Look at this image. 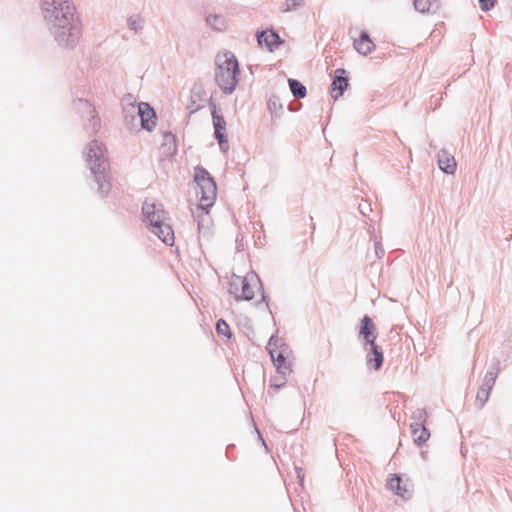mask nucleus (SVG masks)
I'll use <instances>...</instances> for the list:
<instances>
[{
    "instance_id": "nucleus-1",
    "label": "nucleus",
    "mask_w": 512,
    "mask_h": 512,
    "mask_svg": "<svg viewBox=\"0 0 512 512\" xmlns=\"http://www.w3.org/2000/svg\"><path fill=\"white\" fill-rule=\"evenodd\" d=\"M40 10L47 29L61 47H74L79 42L82 26L72 0H40Z\"/></svg>"
},
{
    "instance_id": "nucleus-2",
    "label": "nucleus",
    "mask_w": 512,
    "mask_h": 512,
    "mask_svg": "<svg viewBox=\"0 0 512 512\" xmlns=\"http://www.w3.org/2000/svg\"><path fill=\"white\" fill-rule=\"evenodd\" d=\"M194 180L199 188L197 195H199L200 203L196 212L198 229L206 231L209 230L211 224L208 208L212 207L216 200L217 186L210 173L202 167L195 168Z\"/></svg>"
},
{
    "instance_id": "nucleus-3",
    "label": "nucleus",
    "mask_w": 512,
    "mask_h": 512,
    "mask_svg": "<svg viewBox=\"0 0 512 512\" xmlns=\"http://www.w3.org/2000/svg\"><path fill=\"white\" fill-rule=\"evenodd\" d=\"M215 81L220 90L230 95L240 80L239 62L236 56L228 50L220 52L215 57Z\"/></svg>"
},
{
    "instance_id": "nucleus-4",
    "label": "nucleus",
    "mask_w": 512,
    "mask_h": 512,
    "mask_svg": "<svg viewBox=\"0 0 512 512\" xmlns=\"http://www.w3.org/2000/svg\"><path fill=\"white\" fill-rule=\"evenodd\" d=\"M145 222L150 231L167 245L174 243V231L170 225L166 211L161 204L145 201L142 207Z\"/></svg>"
},
{
    "instance_id": "nucleus-5",
    "label": "nucleus",
    "mask_w": 512,
    "mask_h": 512,
    "mask_svg": "<svg viewBox=\"0 0 512 512\" xmlns=\"http://www.w3.org/2000/svg\"><path fill=\"white\" fill-rule=\"evenodd\" d=\"M87 163L95 181L98 184V192L101 196L107 195L110 190V184L107 181L106 171L109 167V162L105 155V149L102 143L94 140L91 141L87 152Z\"/></svg>"
},
{
    "instance_id": "nucleus-6",
    "label": "nucleus",
    "mask_w": 512,
    "mask_h": 512,
    "mask_svg": "<svg viewBox=\"0 0 512 512\" xmlns=\"http://www.w3.org/2000/svg\"><path fill=\"white\" fill-rule=\"evenodd\" d=\"M261 288V282L257 274L251 272L246 276H237L232 275L228 292L232 295L235 300H246L249 301L253 299L255 289Z\"/></svg>"
},
{
    "instance_id": "nucleus-7",
    "label": "nucleus",
    "mask_w": 512,
    "mask_h": 512,
    "mask_svg": "<svg viewBox=\"0 0 512 512\" xmlns=\"http://www.w3.org/2000/svg\"><path fill=\"white\" fill-rule=\"evenodd\" d=\"M499 373L500 361L497 358H493L476 394V405L479 408H482L488 401L490 392L498 378Z\"/></svg>"
},
{
    "instance_id": "nucleus-8",
    "label": "nucleus",
    "mask_w": 512,
    "mask_h": 512,
    "mask_svg": "<svg viewBox=\"0 0 512 512\" xmlns=\"http://www.w3.org/2000/svg\"><path fill=\"white\" fill-rule=\"evenodd\" d=\"M123 116L129 129L136 126L139 115V103L136 104L135 98L128 94L123 98Z\"/></svg>"
},
{
    "instance_id": "nucleus-9",
    "label": "nucleus",
    "mask_w": 512,
    "mask_h": 512,
    "mask_svg": "<svg viewBox=\"0 0 512 512\" xmlns=\"http://www.w3.org/2000/svg\"><path fill=\"white\" fill-rule=\"evenodd\" d=\"M278 341V338L272 336L268 342L267 349L269 350L270 356L273 360L275 367L277 368V371L283 376H285L288 372H290V367L286 364L284 351L277 350Z\"/></svg>"
},
{
    "instance_id": "nucleus-10",
    "label": "nucleus",
    "mask_w": 512,
    "mask_h": 512,
    "mask_svg": "<svg viewBox=\"0 0 512 512\" xmlns=\"http://www.w3.org/2000/svg\"><path fill=\"white\" fill-rule=\"evenodd\" d=\"M141 127L147 131H152L156 126V113L154 109L146 102L139 103V115Z\"/></svg>"
},
{
    "instance_id": "nucleus-11",
    "label": "nucleus",
    "mask_w": 512,
    "mask_h": 512,
    "mask_svg": "<svg viewBox=\"0 0 512 512\" xmlns=\"http://www.w3.org/2000/svg\"><path fill=\"white\" fill-rule=\"evenodd\" d=\"M213 125L215 129V137L218 140L221 151L227 152L229 149L227 138L224 134L226 122L222 115H218L214 110L212 113Z\"/></svg>"
},
{
    "instance_id": "nucleus-12",
    "label": "nucleus",
    "mask_w": 512,
    "mask_h": 512,
    "mask_svg": "<svg viewBox=\"0 0 512 512\" xmlns=\"http://www.w3.org/2000/svg\"><path fill=\"white\" fill-rule=\"evenodd\" d=\"M359 336L364 342V346L373 345L377 338V329L372 319L365 315L361 322Z\"/></svg>"
},
{
    "instance_id": "nucleus-13",
    "label": "nucleus",
    "mask_w": 512,
    "mask_h": 512,
    "mask_svg": "<svg viewBox=\"0 0 512 512\" xmlns=\"http://www.w3.org/2000/svg\"><path fill=\"white\" fill-rule=\"evenodd\" d=\"M348 86V78L346 76V71L342 68L335 70V77L332 82V97L337 100L344 93L345 89Z\"/></svg>"
},
{
    "instance_id": "nucleus-14",
    "label": "nucleus",
    "mask_w": 512,
    "mask_h": 512,
    "mask_svg": "<svg viewBox=\"0 0 512 512\" xmlns=\"http://www.w3.org/2000/svg\"><path fill=\"white\" fill-rule=\"evenodd\" d=\"M387 487L404 499H409L412 496L410 485L408 483L403 484L402 479L397 475H393L388 479Z\"/></svg>"
},
{
    "instance_id": "nucleus-15",
    "label": "nucleus",
    "mask_w": 512,
    "mask_h": 512,
    "mask_svg": "<svg viewBox=\"0 0 512 512\" xmlns=\"http://www.w3.org/2000/svg\"><path fill=\"white\" fill-rule=\"evenodd\" d=\"M257 41L260 46L265 45L268 51H273L282 44L279 35L272 30L262 31L258 33Z\"/></svg>"
},
{
    "instance_id": "nucleus-16",
    "label": "nucleus",
    "mask_w": 512,
    "mask_h": 512,
    "mask_svg": "<svg viewBox=\"0 0 512 512\" xmlns=\"http://www.w3.org/2000/svg\"><path fill=\"white\" fill-rule=\"evenodd\" d=\"M367 353V366L370 369L379 370L382 366L384 357L382 349L375 343L373 345L365 346Z\"/></svg>"
},
{
    "instance_id": "nucleus-17",
    "label": "nucleus",
    "mask_w": 512,
    "mask_h": 512,
    "mask_svg": "<svg viewBox=\"0 0 512 512\" xmlns=\"http://www.w3.org/2000/svg\"><path fill=\"white\" fill-rule=\"evenodd\" d=\"M438 166L446 174H454L457 168V163L454 156L445 150H441L438 155Z\"/></svg>"
},
{
    "instance_id": "nucleus-18",
    "label": "nucleus",
    "mask_w": 512,
    "mask_h": 512,
    "mask_svg": "<svg viewBox=\"0 0 512 512\" xmlns=\"http://www.w3.org/2000/svg\"><path fill=\"white\" fill-rule=\"evenodd\" d=\"M410 428L414 443L418 446H421L429 439L430 433L423 423L412 422Z\"/></svg>"
},
{
    "instance_id": "nucleus-19",
    "label": "nucleus",
    "mask_w": 512,
    "mask_h": 512,
    "mask_svg": "<svg viewBox=\"0 0 512 512\" xmlns=\"http://www.w3.org/2000/svg\"><path fill=\"white\" fill-rule=\"evenodd\" d=\"M374 47L375 45L367 32H362L359 39L354 40V48L362 55H368Z\"/></svg>"
},
{
    "instance_id": "nucleus-20",
    "label": "nucleus",
    "mask_w": 512,
    "mask_h": 512,
    "mask_svg": "<svg viewBox=\"0 0 512 512\" xmlns=\"http://www.w3.org/2000/svg\"><path fill=\"white\" fill-rule=\"evenodd\" d=\"M146 25L145 17L139 13L132 14L127 18V27L135 34H140L144 31Z\"/></svg>"
},
{
    "instance_id": "nucleus-21",
    "label": "nucleus",
    "mask_w": 512,
    "mask_h": 512,
    "mask_svg": "<svg viewBox=\"0 0 512 512\" xmlns=\"http://www.w3.org/2000/svg\"><path fill=\"white\" fill-rule=\"evenodd\" d=\"M413 5L420 13L435 12L440 6L439 0H414Z\"/></svg>"
},
{
    "instance_id": "nucleus-22",
    "label": "nucleus",
    "mask_w": 512,
    "mask_h": 512,
    "mask_svg": "<svg viewBox=\"0 0 512 512\" xmlns=\"http://www.w3.org/2000/svg\"><path fill=\"white\" fill-rule=\"evenodd\" d=\"M206 22L216 31H223L226 28L225 18L220 15H209L206 17Z\"/></svg>"
},
{
    "instance_id": "nucleus-23",
    "label": "nucleus",
    "mask_w": 512,
    "mask_h": 512,
    "mask_svg": "<svg viewBox=\"0 0 512 512\" xmlns=\"http://www.w3.org/2000/svg\"><path fill=\"white\" fill-rule=\"evenodd\" d=\"M288 83L294 97L304 98L306 96V87L300 81L296 79H289Z\"/></svg>"
},
{
    "instance_id": "nucleus-24",
    "label": "nucleus",
    "mask_w": 512,
    "mask_h": 512,
    "mask_svg": "<svg viewBox=\"0 0 512 512\" xmlns=\"http://www.w3.org/2000/svg\"><path fill=\"white\" fill-rule=\"evenodd\" d=\"M78 105H79L81 108L85 109V110L89 113V115L91 116L92 126H93V128L95 129V128L98 126V124H99V120H98V119H96V117H95V109H94V107H93V106H91V105H90L87 101H85V100H79V101H78Z\"/></svg>"
},
{
    "instance_id": "nucleus-25",
    "label": "nucleus",
    "mask_w": 512,
    "mask_h": 512,
    "mask_svg": "<svg viewBox=\"0 0 512 512\" xmlns=\"http://www.w3.org/2000/svg\"><path fill=\"white\" fill-rule=\"evenodd\" d=\"M304 4V0H286L285 3L281 6L282 12H290Z\"/></svg>"
},
{
    "instance_id": "nucleus-26",
    "label": "nucleus",
    "mask_w": 512,
    "mask_h": 512,
    "mask_svg": "<svg viewBox=\"0 0 512 512\" xmlns=\"http://www.w3.org/2000/svg\"><path fill=\"white\" fill-rule=\"evenodd\" d=\"M216 331L219 335H223L227 338H231V331L229 325L222 319L216 323Z\"/></svg>"
},
{
    "instance_id": "nucleus-27",
    "label": "nucleus",
    "mask_w": 512,
    "mask_h": 512,
    "mask_svg": "<svg viewBox=\"0 0 512 512\" xmlns=\"http://www.w3.org/2000/svg\"><path fill=\"white\" fill-rule=\"evenodd\" d=\"M426 417L427 414L425 409L423 408H418L412 413V418L414 419V422H420L424 424L426 421Z\"/></svg>"
},
{
    "instance_id": "nucleus-28",
    "label": "nucleus",
    "mask_w": 512,
    "mask_h": 512,
    "mask_svg": "<svg viewBox=\"0 0 512 512\" xmlns=\"http://www.w3.org/2000/svg\"><path fill=\"white\" fill-rule=\"evenodd\" d=\"M268 108L271 112L277 113L278 111L282 110V105L278 102L277 98H271L268 101Z\"/></svg>"
},
{
    "instance_id": "nucleus-29",
    "label": "nucleus",
    "mask_w": 512,
    "mask_h": 512,
    "mask_svg": "<svg viewBox=\"0 0 512 512\" xmlns=\"http://www.w3.org/2000/svg\"><path fill=\"white\" fill-rule=\"evenodd\" d=\"M359 211L363 216H368L369 213L372 211L371 204L366 201H363L362 203L359 204Z\"/></svg>"
},
{
    "instance_id": "nucleus-30",
    "label": "nucleus",
    "mask_w": 512,
    "mask_h": 512,
    "mask_svg": "<svg viewBox=\"0 0 512 512\" xmlns=\"http://www.w3.org/2000/svg\"><path fill=\"white\" fill-rule=\"evenodd\" d=\"M480 8L483 11H489L495 5V0H479Z\"/></svg>"
},
{
    "instance_id": "nucleus-31",
    "label": "nucleus",
    "mask_w": 512,
    "mask_h": 512,
    "mask_svg": "<svg viewBox=\"0 0 512 512\" xmlns=\"http://www.w3.org/2000/svg\"><path fill=\"white\" fill-rule=\"evenodd\" d=\"M175 136L171 132L164 133L165 144L173 143Z\"/></svg>"
},
{
    "instance_id": "nucleus-32",
    "label": "nucleus",
    "mask_w": 512,
    "mask_h": 512,
    "mask_svg": "<svg viewBox=\"0 0 512 512\" xmlns=\"http://www.w3.org/2000/svg\"><path fill=\"white\" fill-rule=\"evenodd\" d=\"M379 253H382V254H383V253H384V251H383L382 249L380 250V249H379V247H378V246H376V254H377L378 256H379Z\"/></svg>"
},
{
    "instance_id": "nucleus-33",
    "label": "nucleus",
    "mask_w": 512,
    "mask_h": 512,
    "mask_svg": "<svg viewBox=\"0 0 512 512\" xmlns=\"http://www.w3.org/2000/svg\"><path fill=\"white\" fill-rule=\"evenodd\" d=\"M379 253H382V254H383V253H384V251H383L382 249L380 250V249H379V247H378V246H376V254H377L378 256H379Z\"/></svg>"
},
{
    "instance_id": "nucleus-34",
    "label": "nucleus",
    "mask_w": 512,
    "mask_h": 512,
    "mask_svg": "<svg viewBox=\"0 0 512 512\" xmlns=\"http://www.w3.org/2000/svg\"><path fill=\"white\" fill-rule=\"evenodd\" d=\"M272 385H273V386H275L276 388H278V387L282 386V385H283V383H274V384H272Z\"/></svg>"
},
{
    "instance_id": "nucleus-35",
    "label": "nucleus",
    "mask_w": 512,
    "mask_h": 512,
    "mask_svg": "<svg viewBox=\"0 0 512 512\" xmlns=\"http://www.w3.org/2000/svg\"><path fill=\"white\" fill-rule=\"evenodd\" d=\"M509 458L512 461V449L509 451Z\"/></svg>"
},
{
    "instance_id": "nucleus-36",
    "label": "nucleus",
    "mask_w": 512,
    "mask_h": 512,
    "mask_svg": "<svg viewBox=\"0 0 512 512\" xmlns=\"http://www.w3.org/2000/svg\"><path fill=\"white\" fill-rule=\"evenodd\" d=\"M198 108H200V106H197V107H195V108H192V111H196V110H198Z\"/></svg>"
}]
</instances>
